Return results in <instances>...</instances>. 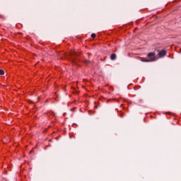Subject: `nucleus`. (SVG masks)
Instances as JSON below:
<instances>
[{
	"mask_svg": "<svg viewBox=\"0 0 181 181\" xmlns=\"http://www.w3.org/2000/svg\"><path fill=\"white\" fill-rule=\"evenodd\" d=\"M111 60H115L117 59V55L115 54H112L110 56Z\"/></svg>",
	"mask_w": 181,
	"mask_h": 181,
	"instance_id": "5",
	"label": "nucleus"
},
{
	"mask_svg": "<svg viewBox=\"0 0 181 181\" xmlns=\"http://www.w3.org/2000/svg\"><path fill=\"white\" fill-rule=\"evenodd\" d=\"M88 61H86V63H88Z\"/></svg>",
	"mask_w": 181,
	"mask_h": 181,
	"instance_id": "9",
	"label": "nucleus"
},
{
	"mask_svg": "<svg viewBox=\"0 0 181 181\" xmlns=\"http://www.w3.org/2000/svg\"><path fill=\"white\" fill-rule=\"evenodd\" d=\"M91 37H93V38L95 37V34L93 33V34L91 35Z\"/></svg>",
	"mask_w": 181,
	"mask_h": 181,
	"instance_id": "7",
	"label": "nucleus"
},
{
	"mask_svg": "<svg viewBox=\"0 0 181 181\" xmlns=\"http://www.w3.org/2000/svg\"><path fill=\"white\" fill-rule=\"evenodd\" d=\"M148 57H149L152 60V59H154V62L156 60V57H155V52H150L148 54Z\"/></svg>",
	"mask_w": 181,
	"mask_h": 181,
	"instance_id": "2",
	"label": "nucleus"
},
{
	"mask_svg": "<svg viewBox=\"0 0 181 181\" xmlns=\"http://www.w3.org/2000/svg\"><path fill=\"white\" fill-rule=\"evenodd\" d=\"M4 74L5 72L4 71V70L0 69V76H4Z\"/></svg>",
	"mask_w": 181,
	"mask_h": 181,
	"instance_id": "6",
	"label": "nucleus"
},
{
	"mask_svg": "<svg viewBox=\"0 0 181 181\" xmlns=\"http://www.w3.org/2000/svg\"><path fill=\"white\" fill-rule=\"evenodd\" d=\"M73 54H74V52H72L71 54V61L72 62V63H74V64H77V60L74 59V57H73Z\"/></svg>",
	"mask_w": 181,
	"mask_h": 181,
	"instance_id": "4",
	"label": "nucleus"
},
{
	"mask_svg": "<svg viewBox=\"0 0 181 181\" xmlns=\"http://www.w3.org/2000/svg\"><path fill=\"white\" fill-rule=\"evenodd\" d=\"M120 117H122V112L120 113Z\"/></svg>",
	"mask_w": 181,
	"mask_h": 181,
	"instance_id": "8",
	"label": "nucleus"
},
{
	"mask_svg": "<svg viewBox=\"0 0 181 181\" xmlns=\"http://www.w3.org/2000/svg\"><path fill=\"white\" fill-rule=\"evenodd\" d=\"M165 54H166L165 50L163 49L158 52V56H160V57H163V56H165Z\"/></svg>",
	"mask_w": 181,
	"mask_h": 181,
	"instance_id": "3",
	"label": "nucleus"
},
{
	"mask_svg": "<svg viewBox=\"0 0 181 181\" xmlns=\"http://www.w3.org/2000/svg\"><path fill=\"white\" fill-rule=\"evenodd\" d=\"M140 60H141V62H146V63H148L149 62H155V59H146L142 58V57H140Z\"/></svg>",
	"mask_w": 181,
	"mask_h": 181,
	"instance_id": "1",
	"label": "nucleus"
}]
</instances>
